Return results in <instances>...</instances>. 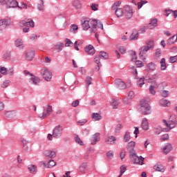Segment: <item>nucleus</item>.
I'll use <instances>...</instances> for the list:
<instances>
[{
    "label": "nucleus",
    "instance_id": "1",
    "mask_svg": "<svg viewBox=\"0 0 177 177\" xmlns=\"http://www.w3.org/2000/svg\"><path fill=\"white\" fill-rule=\"evenodd\" d=\"M82 27L84 31L91 28L93 32H96L97 28L103 30V24L98 23L96 19H86L82 24Z\"/></svg>",
    "mask_w": 177,
    "mask_h": 177
},
{
    "label": "nucleus",
    "instance_id": "2",
    "mask_svg": "<svg viewBox=\"0 0 177 177\" xmlns=\"http://www.w3.org/2000/svg\"><path fill=\"white\" fill-rule=\"evenodd\" d=\"M162 124L164 127H167V129H165L166 131H171V129L176 127V115H171L169 121L162 120Z\"/></svg>",
    "mask_w": 177,
    "mask_h": 177
},
{
    "label": "nucleus",
    "instance_id": "3",
    "mask_svg": "<svg viewBox=\"0 0 177 177\" xmlns=\"http://www.w3.org/2000/svg\"><path fill=\"white\" fill-rule=\"evenodd\" d=\"M139 110L140 113L143 114V115H148V114H151V108L145 100L140 101Z\"/></svg>",
    "mask_w": 177,
    "mask_h": 177
},
{
    "label": "nucleus",
    "instance_id": "4",
    "mask_svg": "<svg viewBox=\"0 0 177 177\" xmlns=\"http://www.w3.org/2000/svg\"><path fill=\"white\" fill-rule=\"evenodd\" d=\"M24 74L26 77H29V84H31L32 85H39V82H41V79H39V77L32 75V74H30V72L27 71H25Z\"/></svg>",
    "mask_w": 177,
    "mask_h": 177
},
{
    "label": "nucleus",
    "instance_id": "5",
    "mask_svg": "<svg viewBox=\"0 0 177 177\" xmlns=\"http://www.w3.org/2000/svg\"><path fill=\"white\" fill-rule=\"evenodd\" d=\"M62 132H63V128L62 127V126L58 125L55 127L53 129V135L48 134V140H52L53 136V138H60V136H62Z\"/></svg>",
    "mask_w": 177,
    "mask_h": 177
},
{
    "label": "nucleus",
    "instance_id": "6",
    "mask_svg": "<svg viewBox=\"0 0 177 177\" xmlns=\"http://www.w3.org/2000/svg\"><path fill=\"white\" fill-rule=\"evenodd\" d=\"M129 158L133 164H136L137 165H143L145 158L142 157L139 158V156H136V153L129 155Z\"/></svg>",
    "mask_w": 177,
    "mask_h": 177
},
{
    "label": "nucleus",
    "instance_id": "7",
    "mask_svg": "<svg viewBox=\"0 0 177 177\" xmlns=\"http://www.w3.org/2000/svg\"><path fill=\"white\" fill-rule=\"evenodd\" d=\"M53 113V109H52V106L47 105L44 107V111L42 114L39 115L40 118H46V117H49L50 114Z\"/></svg>",
    "mask_w": 177,
    "mask_h": 177
},
{
    "label": "nucleus",
    "instance_id": "8",
    "mask_svg": "<svg viewBox=\"0 0 177 177\" xmlns=\"http://www.w3.org/2000/svg\"><path fill=\"white\" fill-rule=\"evenodd\" d=\"M41 74L45 81L49 82L52 80L53 74L48 69L44 68L41 70Z\"/></svg>",
    "mask_w": 177,
    "mask_h": 177
},
{
    "label": "nucleus",
    "instance_id": "9",
    "mask_svg": "<svg viewBox=\"0 0 177 177\" xmlns=\"http://www.w3.org/2000/svg\"><path fill=\"white\" fill-rule=\"evenodd\" d=\"M133 17V9H132V7L129 6H124L125 19H127V20H129V19H132Z\"/></svg>",
    "mask_w": 177,
    "mask_h": 177
},
{
    "label": "nucleus",
    "instance_id": "10",
    "mask_svg": "<svg viewBox=\"0 0 177 177\" xmlns=\"http://www.w3.org/2000/svg\"><path fill=\"white\" fill-rule=\"evenodd\" d=\"M19 26L20 27H28V28H30V27H34L35 24L32 19H25L19 23Z\"/></svg>",
    "mask_w": 177,
    "mask_h": 177
},
{
    "label": "nucleus",
    "instance_id": "11",
    "mask_svg": "<svg viewBox=\"0 0 177 177\" xmlns=\"http://www.w3.org/2000/svg\"><path fill=\"white\" fill-rule=\"evenodd\" d=\"M135 146H136V142L134 141H130L127 143V150L129 151V156L136 153L134 149Z\"/></svg>",
    "mask_w": 177,
    "mask_h": 177
},
{
    "label": "nucleus",
    "instance_id": "12",
    "mask_svg": "<svg viewBox=\"0 0 177 177\" xmlns=\"http://www.w3.org/2000/svg\"><path fill=\"white\" fill-rule=\"evenodd\" d=\"M165 129H168L167 127L164 126V124L162 123V126H158L153 128V132L156 135H160L161 132H169V131H167Z\"/></svg>",
    "mask_w": 177,
    "mask_h": 177
},
{
    "label": "nucleus",
    "instance_id": "13",
    "mask_svg": "<svg viewBox=\"0 0 177 177\" xmlns=\"http://www.w3.org/2000/svg\"><path fill=\"white\" fill-rule=\"evenodd\" d=\"M148 82L151 84V86L149 88V93L151 95H156L155 88H157V81L156 80L149 79Z\"/></svg>",
    "mask_w": 177,
    "mask_h": 177
},
{
    "label": "nucleus",
    "instance_id": "14",
    "mask_svg": "<svg viewBox=\"0 0 177 177\" xmlns=\"http://www.w3.org/2000/svg\"><path fill=\"white\" fill-rule=\"evenodd\" d=\"M115 85H116L117 88H119L120 90L127 89V84L121 79L115 80Z\"/></svg>",
    "mask_w": 177,
    "mask_h": 177
},
{
    "label": "nucleus",
    "instance_id": "15",
    "mask_svg": "<svg viewBox=\"0 0 177 177\" xmlns=\"http://www.w3.org/2000/svg\"><path fill=\"white\" fill-rule=\"evenodd\" d=\"M7 9L17 8L19 3L17 0H8L6 3Z\"/></svg>",
    "mask_w": 177,
    "mask_h": 177
},
{
    "label": "nucleus",
    "instance_id": "16",
    "mask_svg": "<svg viewBox=\"0 0 177 177\" xmlns=\"http://www.w3.org/2000/svg\"><path fill=\"white\" fill-rule=\"evenodd\" d=\"M45 157H49L50 158H55L56 157V151L55 150H46L43 153Z\"/></svg>",
    "mask_w": 177,
    "mask_h": 177
},
{
    "label": "nucleus",
    "instance_id": "17",
    "mask_svg": "<svg viewBox=\"0 0 177 177\" xmlns=\"http://www.w3.org/2000/svg\"><path fill=\"white\" fill-rule=\"evenodd\" d=\"M34 56H35V52L32 50H29L26 52V60H28L29 62H31L32 59H34Z\"/></svg>",
    "mask_w": 177,
    "mask_h": 177
},
{
    "label": "nucleus",
    "instance_id": "18",
    "mask_svg": "<svg viewBox=\"0 0 177 177\" xmlns=\"http://www.w3.org/2000/svg\"><path fill=\"white\" fill-rule=\"evenodd\" d=\"M9 26V21L6 19H2L0 20V31L5 30Z\"/></svg>",
    "mask_w": 177,
    "mask_h": 177
},
{
    "label": "nucleus",
    "instance_id": "19",
    "mask_svg": "<svg viewBox=\"0 0 177 177\" xmlns=\"http://www.w3.org/2000/svg\"><path fill=\"white\" fill-rule=\"evenodd\" d=\"M17 114V113L15 110L6 111L5 112V115L7 118H14V117H16Z\"/></svg>",
    "mask_w": 177,
    "mask_h": 177
},
{
    "label": "nucleus",
    "instance_id": "20",
    "mask_svg": "<svg viewBox=\"0 0 177 177\" xmlns=\"http://www.w3.org/2000/svg\"><path fill=\"white\" fill-rule=\"evenodd\" d=\"M85 52H86V53H88V55H93V54L95 52V48L92 45H88V46H86Z\"/></svg>",
    "mask_w": 177,
    "mask_h": 177
},
{
    "label": "nucleus",
    "instance_id": "21",
    "mask_svg": "<svg viewBox=\"0 0 177 177\" xmlns=\"http://www.w3.org/2000/svg\"><path fill=\"white\" fill-rule=\"evenodd\" d=\"M141 128L144 129V131H149V121L146 118L142 119Z\"/></svg>",
    "mask_w": 177,
    "mask_h": 177
},
{
    "label": "nucleus",
    "instance_id": "22",
    "mask_svg": "<svg viewBox=\"0 0 177 177\" xmlns=\"http://www.w3.org/2000/svg\"><path fill=\"white\" fill-rule=\"evenodd\" d=\"M99 140H100V135L99 133L94 134L91 140V145H96Z\"/></svg>",
    "mask_w": 177,
    "mask_h": 177
},
{
    "label": "nucleus",
    "instance_id": "23",
    "mask_svg": "<svg viewBox=\"0 0 177 177\" xmlns=\"http://www.w3.org/2000/svg\"><path fill=\"white\" fill-rule=\"evenodd\" d=\"M139 38V32L134 30L129 37V41H136Z\"/></svg>",
    "mask_w": 177,
    "mask_h": 177
},
{
    "label": "nucleus",
    "instance_id": "24",
    "mask_svg": "<svg viewBox=\"0 0 177 177\" xmlns=\"http://www.w3.org/2000/svg\"><path fill=\"white\" fill-rule=\"evenodd\" d=\"M172 145L167 144L165 147L163 148L162 153L163 154H168L172 150Z\"/></svg>",
    "mask_w": 177,
    "mask_h": 177
},
{
    "label": "nucleus",
    "instance_id": "25",
    "mask_svg": "<svg viewBox=\"0 0 177 177\" xmlns=\"http://www.w3.org/2000/svg\"><path fill=\"white\" fill-rule=\"evenodd\" d=\"M149 50H150L149 47H147L146 46H142L140 48V56L142 57V56H145V55H146Z\"/></svg>",
    "mask_w": 177,
    "mask_h": 177
},
{
    "label": "nucleus",
    "instance_id": "26",
    "mask_svg": "<svg viewBox=\"0 0 177 177\" xmlns=\"http://www.w3.org/2000/svg\"><path fill=\"white\" fill-rule=\"evenodd\" d=\"M119 104L120 102L115 99H111L110 100V106H111L113 109H118Z\"/></svg>",
    "mask_w": 177,
    "mask_h": 177
},
{
    "label": "nucleus",
    "instance_id": "27",
    "mask_svg": "<svg viewBox=\"0 0 177 177\" xmlns=\"http://www.w3.org/2000/svg\"><path fill=\"white\" fill-rule=\"evenodd\" d=\"M116 140H117V139L115 138V137L109 136V137L106 138L105 142L108 145H114V143H115Z\"/></svg>",
    "mask_w": 177,
    "mask_h": 177
},
{
    "label": "nucleus",
    "instance_id": "28",
    "mask_svg": "<svg viewBox=\"0 0 177 177\" xmlns=\"http://www.w3.org/2000/svg\"><path fill=\"white\" fill-rule=\"evenodd\" d=\"M15 45L17 48H24V44H23V40L21 39H17L15 41Z\"/></svg>",
    "mask_w": 177,
    "mask_h": 177
},
{
    "label": "nucleus",
    "instance_id": "29",
    "mask_svg": "<svg viewBox=\"0 0 177 177\" xmlns=\"http://www.w3.org/2000/svg\"><path fill=\"white\" fill-rule=\"evenodd\" d=\"M146 47L150 49H153L154 48V41L153 39H149L145 42Z\"/></svg>",
    "mask_w": 177,
    "mask_h": 177
},
{
    "label": "nucleus",
    "instance_id": "30",
    "mask_svg": "<svg viewBox=\"0 0 177 177\" xmlns=\"http://www.w3.org/2000/svg\"><path fill=\"white\" fill-rule=\"evenodd\" d=\"M177 41V35H174L173 37H170L167 41V45H172L174 44H175V42H176Z\"/></svg>",
    "mask_w": 177,
    "mask_h": 177
},
{
    "label": "nucleus",
    "instance_id": "31",
    "mask_svg": "<svg viewBox=\"0 0 177 177\" xmlns=\"http://www.w3.org/2000/svg\"><path fill=\"white\" fill-rule=\"evenodd\" d=\"M160 104L163 106V107H169V106H171V102L167 100L162 99L160 101Z\"/></svg>",
    "mask_w": 177,
    "mask_h": 177
},
{
    "label": "nucleus",
    "instance_id": "32",
    "mask_svg": "<svg viewBox=\"0 0 177 177\" xmlns=\"http://www.w3.org/2000/svg\"><path fill=\"white\" fill-rule=\"evenodd\" d=\"M155 27H157V19H153L151 23L148 24V28L153 30Z\"/></svg>",
    "mask_w": 177,
    "mask_h": 177
},
{
    "label": "nucleus",
    "instance_id": "33",
    "mask_svg": "<svg viewBox=\"0 0 177 177\" xmlns=\"http://www.w3.org/2000/svg\"><path fill=\"white\" fill-rule=\"evenodd\" d=\"M160 70L162 71H164V70L167 69V64L165 63V58H162L160 60Z\"/></svg>",
    "mask_w": 177,
    "mask_h": 177
},
{
    "label": "nucleus",
    "instance_id": "34",
    "mask_svg": "<svg viewBox=\"0 0 177 177\" xmlns=\"http://www.w3.org/2000/svg\"><path fill=\"white\" fill-rule=\"evenodd\" d=\"M28 169L30 174H35V172H37V166L34 165H30L28 167Z\"/></svg>",
    "mask_w": 177,
    "mask_h": 177
},
{
    "label": "nucleus",
    "instance_id": "35",
    "mask_svg": "<svg viewBox=\"0 0 177 177\" xmlns=\"http://www.w3.org/2000/svg\"><path fill=\"white\" fill-rule=\"evenodd\" d=\"M92 118L93 121H100V120H102V115L98 113H93Z\"/></svg>",
    "mask_w": 177,
    "mask_h": 177
},
{
    "label": "nucleus",
    "instance_id": "36",
    "mask_svg": "<svg viewBox=\"0 0 177 177\" xmlns=\"http://www.w3.org/2000/svg\"><path fill=\"white\" fill-rule=\"evenodd\" d=\"M153 169L158 172H164V167L161 165H156L153 166Z\"/></svg>",
    "mask_w": 177,
    "mask_h": 177
},
{
    "label": "nucleus",
    "instance_id": "37",
    "mask_svg": "<svg viewBox=\"0 0 177 177\" xmlns=\"http://www.w3.org/2000/svg\"><path fill=\"white\" fill-rule=\"evenodd\" d=\"M115 15L118 17H122L124 16V10L122 8H117L115 10Z\"/></svg>",
    "mask_w": 177,
    "mask_h": 177
},
{
    "label": "nucleus",
    "instance_id": "38",
    "mask_svg": "<svg viewBox=\"0 0 177 177\" xmlns=\"http://www.w3.org/2000/svg\"><path fill=\"white\" fill-rule=\"evenodd\" d=\"M73 5L75 9H81L82 8L81 3L78 0H73Z\"/></svg>",
    "mask_w": 177,
    "mask_h": 177
},
{
    "label": "nucleus",
    "instance_id": "39",
    "mask_svg": "<svg viewBox=\"0 0 177 177\" xmlns=\"http://www.w3.org/2000/svg\"><path fill=\"white\" fill-rule=\"evenodd\" d=\"M64 47V44L62 42H58L55 45V48L57 50H63V48Z\"/></svg>",
    "mask_w": 177,
    "mask_h": 177
},
{
    "label": "nucleus",
    "instance_id": "40",
    "mask_svg": "<svg viewBox=\"0 0 177 177\" xmlns=\"http://www.w3.org/2000/svg\"><path fill=\"white\" fill-rule=\"evenodd\" d=\"M78 31V26L73 24L71 25L70 28V32H72V34H75Z\"/></svg>",
    "mask_w": 177,
    "mask_h": 177
},
{
    "label": "nucleus",
    "instance_id": "41",
    "mask_svg": "<svg viewBox=\"0 0 177 177\" xmlns=\"http://www.w3.org/2000/svg\"><path fill=\"white\" fill-rule=\"evenodd\" d=\"M131 140V133L127 131L124 136V142H129Z\"/></svg>",
    "mask_w": 177,
    "mask_h": 177
},
{
    "label": "nucleus",
    "instance_id": "42",
    "mask_svg": "<svg viewBox=\"0 0 177 177\" xmlns=\"http://www.w3.org/2000/svg\"><path fill=\"white\" fill-rule=\"evenodd\" d=\"M145 78L144 77H141L140 78L138 82H137V85L138 86H139L140 88H142V86H143V85H145Z\"/></svg>",
    "mask_w": 177,
    "mask_h": 177
},
{
    "label": "nucleus",
    "instance_id": "43",
    "mask_svg": "<svg viewBox=\"0 0 177 177\" xmlns=\"http://www.w3.org/2000/svg\"><path fill=\"white\" fill-rule=\"evenodd\" d=\"M121 1H118L114 3V4L112 6V9L113 10H115L116 9H119L120 6H121Z\"/></svg>",
    "mask_w": 177,
    "mask_h": 177
},
{
    "label": "nucleus",
    "instance_id": "44",
    "mask_svg": "<svg viewBox=\"0 0 177 177\" xmlns=\"http://www.w3.org/2000/svg\"><path fill=\"white\" fill-rule=\"evenodd\" d=\"M95 63L97 64V67L96 68L97 71H99V68L102 64H100V57H95Z\"/></svg>",
    "mask_w": 177,
    "mask_h": 177
},
{
    "label": "nucleus",
    "instance_id": "45",
    "mask_svg": "<svg viewBox=\"0 0 177 177\" xmlns=\"http://www.w3.org/2000/svg\"><path fill=\"white\" fill-rule=\"evenodd\" d=\"M75 140L76 143H78L80 146H84V142L80 138V137L77 135L75 136Z\"/></svg>",
    "mask_w": 177,
    "mask_h": 177
},
{
    "label": "nucleus",
    "instance_id": "46",
    "mask_svg": "<svg viewBox=\"0 0 177 177\" xmlns=\"http://www.w3.org/2000/svg\"><path fill=\"white\" fill-rule=\"evenodd\" d=\"M100 59H109V55L106 52L101 51L100 52L99 55Z\"/></svg>",
    "mask_w": 177,
    "mask_h": 177
},
{
    "label": "nucleus",
    "instance_id": "47",
    "mask_svg": "<svg viewBox=\"0 0 177 177\" xmlns=\"http://www.w3.org/2000/svg\"><path fill=\"white\" fill-rule=\"evenodd\" d=\"M56 165V162L53 160H50L48 165H47V168H53Z\"/></svg>",
    "mask_w": 177,
    "mask_h": 177
},
{
    "label": "nucleus",
    "instance_id": "48",
    "mask_svg": "<svg viewBox=\"0 0 177 177\" xmlns=\"http://www.w3.org/2000/svg\"><path fill=\"white\" fill-rule=\"evenodd\" d=\"M147 67L151 71H154V70H156V64L153 62L148 64Z\"/></svg>",
    "mask_w": 177,
    "mask_h": 177
},
{
    "label": "nucleus",
    "instance_id": "49",
    "mask_svg": "<svg viewBox=\"0 0 177 177\" xmlns=\"http://www.w3.org/2000/svg\"><path fill=\"white\" fill-rule=\"evenodd\" d=\"M87 122H88V120H86V119H82V120H78V121L77 122V125H81V126H82V125H85V124H86Z\"/></svg>",
    "mask_w": 177,
    "mask_h": 177
},
{
    "label": "nucleus",
    "instance_id": "50",
    "mask_svg": "<svg viewBox=\"0 0 177 177\" xmlns=\"http://www.w3.org/2000/svg\"><path fill=\"white\" fill-rule=\"evenodd\" d=\"M86 84L87 85V91L88 90V86L92 84V77H87L86 80Z\"/></svg>",
    "mask_w": 177,
    "mask_h": 177
},
{
    "label": "nucleus",
    "instance_id": "51",
    "mask_svg": "<svg viewBox=\"0 0 177 177\" xmlns=\"http://www.w3.org/2000/svg\"><path fill=\"white\" fill-rule=\"evenodd\" d=\"M160 93L161 96H162L163 97H168V95H169V91L167 90H163L160 92Z\"/></svg>",
    "mask_w": 177,
    "mask_h": 177
},
{
    "label": "nucleus",
    "instance_id": "52",
    "mask_svg": "<svg viewBox=\"0 0 177 177\" xmlns=\"http://www.w3.org/2000/svg\"><path fill=\"white\" fill-rule=\"evenodd\" d=\"M169 63H177V55L170 57V58L169 59Z\"/></svg>",
    "mask_w": 177,
    "mask_h": 177
},
{
    "label": "nucleus",
    "instance_id": "53",
    "mask_svg": "<svg viewBox=\"0 0 177 177\" xmlns=\"http://www.w3.org/2000/svg\"><path fill=\"white\" fill-rule=\"evenodd\" d=\"M122 128H124V126L122 125V124H118L115 129V131L117 133V132H119L120 131H121L122 129Z\"/></svg>",
    "mask_w": 177,
    "mask_h": 177
},
{
    "label": "nucleus",
    "instance_id": "54",
    "mask_svg": "<svg viewBox=\"0 0 177 177\" xmlns=\"http://www.w3.org/2000/svg\"><path fill=\"white\" fill-rule=\"evenodd\" d=\"M37 9L41 12H44V9H45V6H44V3H37Z\"/></svg>",
    "mask_w": 177,
    "mask_h": 177
},
{
    "label": "nucleus",
    "instance_id": "55",
    "mask_svg": "<svg viewBox=\"0 0 177 177\" xmlns=\"http://www.w3.org/2000/svg\"><path fill=\"white\" fill-rule=\"evenodd\" d=\"M86 167H87L86 163H85V162L82 163L80 167V172H84V171H85L84 169H85V168H86Z\"/></svg>",
    "mask_w": 177,
    "mask_h": 177
},
{
    "label": "nucleus",
    "instance_id": "56",
    "mask_svg": "<svg viewBox=\"0 0 177 177\" xmlns=\"http://www.w3.org/2000/svg\"><path fill=\"white\" fill-rule=\"evenodd\" d=\"M169 139V136L168 134H164L160 138V142H164V140H168Z\"/></svg>",
    "mask_w": 177,
    "mask_h": 177
},
{
    "label": "nucleus",
    "instance_id": "57",
    "mask_svg": "<svg viewBox=\"0 0 177 177\" xmlns=\"http://www.w3.org/2000/svg\"><path fill=\"white\" fill-rule=\"evenodd\" d=\"M131 55L132 56L131 61L132 62H136V59H138L136 57V53L135 51H131Z\"/></svg>",
    "mask_w": 177,
    "mask_h": 177
},
{
    "label": "nucleus",
    "instance_id": "58",
    "mask_svg": "<svg viewBox=\"0 0 177 177\" xmlns=\"http://www.w3.org/2000/svg\"><path fill=\"white\" fill-rule=\"evenodd\" d=\"M145 3H147V1H141L140 2H138V9H141L142 6H143V5H145Z\"/></svg>",
    "mask_w": 177,
    "mask_h": 177
},
{
    "label": "nucleus",
    "instance_id": "59",
    "mask_svg": "<svg viewBox=\"0 0 177 177\" xmlns=\"http://www.w3.org/2000/svg\"><path fill=\"white\" fill-rule=\"evenodd\" d=\"M0 73H1L3 75H6V74H8V71L6 70V68L1 67L0 68Z\"/></svg>",
    "mask_w": 177,
    "mask_h": 177
},
{
    "label": "nucleus",
    "instance_id": "60",
    "mask_svg": "<svg viewBox=\"0 0 177 177\" xmlns=\"http://www.w3.org/2000/svg\"><path fill=\"white\" fill-rule=\"evenodd\" d=\"M127 97L129 100H131V99L134 98L135 97V93H133V91L129 92Z\"/></svg>",
    "mask_w": 177,
    "mask_h": 177
},
{
    "label": "nucleus",
    "instance_id": "61",
    "mask_svg": "<svg viewBox=\"0 0 177 177\" xmlns=\"http://www.w3.org/2000/svg\"><path fill=\"white\" fill-rule=\"evenodd\" d=\"M106 156L108 158H113L114 157V152H113V151H109L107 152Z\"/></svg>",
    "mask_w": 177,
    "mask_h": 177
},
{
    "label": "nucleus",
    "instance_id": "62",
    "mask_svg": "<svg viewBox=\"0 0 177 177\" xmlns=\"http://www.w3.org/2000/svg\"><path fill=\"white\" fill-rule=\"evenodd\" d=\"M9 84H10V82L9 80L4 82L1 84V88H8V86H9Z\"/></svg>",
    "mask_w": 177,
    "mask_h": 177
},
{
    "label": "nucleus",
    "instance_id": "63",
    "mask_svg": "<svg viewBox=\"0 0 177 177\" xmlns=\"http://www.w3.org/2000/svg\"><path fill=\"white\" fill-rule=\"evenodd\" d=\"M136 66L137 67H143L145 66V64H143V62H142V61H136Z\"/></svg>",
    "mask_w": 177,
    "mask_h": 177
},
{
    "label": "nucleus",
    "instance_id": "64",
    "mask_svg": "<svg viewBox=\"0 0 177 177\" xmlns=\"http://www.w3.org/2000/svg\"><path fill=\"white\" fill-rule=\"evenodd\" d=\"M119 51L120 52V53H122V55H124V53L127 52V48H125V47L124 46H120L119 48Z\"/></svg>",
    "mask_w": 177,
    "mask_h": 177
}]
</instances>
